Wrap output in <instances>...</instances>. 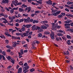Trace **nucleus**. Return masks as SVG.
Listing matches in <instances>:
<instances>
[{
	"instance_id": "obj_1",
	"label": "nucleus",
	"mask_w": 73,
	"mask_h": 73,
	"mask_svg": "<svg viewBox=\"0 0 73 73\" xmlns=\"http://www.w3.org/2000/svg\"><path fill=\"white\" fill-rule=\"evenodd\" d=\"M52 30H56L57 29L56 25H57V24H55L54 23H52Z\"/></svg>"
},
{
	"instance_id": "obj_2",
	"label": "nucleus",
	"mask_w": 73,
	"mask_h": 73,
	"mask_svg": "<svg viewBox=\"0 0 73 73\" xmlns=\"http://www.w3.org/2000/svg\"><path fill=\"white\" fill-rule=\"evenodd\" d=\"M23 27H22L21 29V30H19V32H22L21 31L24 32V31H25V28L26 27V25H23Z\"/></svg>"
},
{
	"instance_id": "obj_3",
	"label": "nucleus",
	"mask_w": 73,
	"mask_h": 73,
	"mask_svg": "<svg viewBox=\"0 0 73 73\" xmlns=\"http://www.w3.org/2000/svg\"><path fill=\"white\" fill-rule=\"evenodd\" d=\"M29 68V66H27L23 68V72H25L26 70H27Z\"/></svg>"
},
{
	"instance_id": "obj_4",
	"label": "nucleus",
	"mask_w": 73,
	"mask_h": 73,
	"mask_svg": "<svg viewBox=\"0 0 73 73\" xmlns=\"http://www.w3.org/2000/svg\"><path fill=\"white\" fill-rule=\"evenodd\" d=\"M61 12L60 11H58L56 12V13H53L52 14V15H54V16H57L58 15H59L60 13Z\"/></svg>"
},
{
	"instance_id": "obj_5",
	"label": "nucleus",
	"mask_w": 73,
	"mask_h": 73,
	"mask_svg": "<svg viewBox=\"0 0 73 73\" xmlns=\"http://www.w3.org/2000/svg\"><path fill=\"white\" fill-rule=\"evenodd\" d=\"M27 10H28V12H29L31 10V7H26L25 9V11H27Z\"/></svg>"
},
{
	"instance_id": "obj_6",
	"label": "nucleus",
	"mask_w": 73,
	"mask_h": 73,
	"mask_svg": "<svg viewBox=\"0 0 73 73\" xmlns=\"http://www.w3.org/2000/svg\"><path fill=\"white\" fill-rule=\"evenodd\" d=\"M51 2H52L49 0V1H46V3L47 4H48V5H52V3Z\"/></svg>"
},
{
	"instance_id": "obj_7",
	"label": "nucleus",
	"mask_w": 73,
	"mask_h": 73,
	"mask_svg": "<svg viewBox=\"0 0 73 73\" xmlns=\"http://www.w3.org/2000/svg\"><path fill=\"white\" fill-rule=\"evenodd\" d=\"M2 3H5V4L8 3V0H3Z\"/></svg>"
},
{
	"instance_id": "obj_8",
	"label": "nucleus",
	"mask_w": 73,
	"mask_h": 73,
	"mask_svg": "<svg viewBox=\"0 0 73 73\" xmlns=\"http://www.w3.org/2000/svg\"><path fill=\"white\" fill-rule=\"evenodd\" d=\"M12 38L13 39H14V40H16V39L19 40V36H12Z\"/></svg>"
},
{
	"instance_id": "obj_9",
	"label": "nucleus",
	"mask_w": 73,
	"mask_h": 73,
	"mask_svg": "<svg viewBox=\"0 0 73 73\" xmlns=\"http://www.w3.org/2000/svg\"><path fill=\"white\" fill-rule=\"evenodd\" d=\"M32 28V30L33 31H35L36 29V25H33Z\"/></svg>"
},
{
	"instance_id": "obj_10",
	"label": "nucleus",
	"mask_w": 73,
	"mask_h": 73,
	"mask_svg": "<svg viewBox=\"0 0 73 73\" xmlns=\"http://www.w3.org/2000/svg\"><path fill=\"white\" fill-rule=\"evenodd\" d=\"M19 58H21V57H23V56H22V55L23 54H21V53L20 52L19 53Z\"/></svg>"
},
{
	"instance_id": "obj_11",
	"label": "nucleus",
	"mask_w": 73,
	"mask_h": 73,
	"mask_svg": "<svg viewBox=\"0 0 73 73\" xmlns=\"http://www.w3.org/2000/svg\"><path fill=\"white\" fill-rule=\"evenodd\" d=\"M39 43H40V42H39V41L36 40H35L34 41V43H33V44L34 45H35V44H36V43L39 44Z\"/></svg>"
},
{
	"instance_id": "obj_12",
	"label": "nucleus",
	"mask_w": 73,
	"mask_h": 73,
	"mask_svg": "<svg viewBox=\"0 0 73 73\" xmlns=\"http://www.w3.org/2000/svg\"><path fill=\"white\" fill-rule=\"evenodd\" d=\"M41 28L42 29H47V28H48V27H46V26H41Z\"/></svg>"
},
{
	"instance_id": "obj_13",
	"label": "nucleus",
	"mask_w": 73,
	"mask_h": 73,
	"mask_svg": "<svg viewBox=\"0 0 73 73\" xmlns=\"http://www.w3.org/2000/svg\"><path fill=\"white\" fill-rule=\"evenodd\" d=\"M64 22L67 24H69L71 22H72V21L71 20H67L66 21Z\"/></svg>"
},
{
	"instance_id": "obj_14",
	"label": "nucleus",
	"mask_w": 73,
	"mask_h": 73,
	"mask_svg": "<svg viewBox=\"0 0 73 73\" xmlns=\"http://www.w3.org/2000/svg\"><path fill=\"white\" fill-rule=\"evenodd\" d=\"M68 31H69L71 33H73V29H67Z\"/></svg>"
},
{
	"instance_id": "obj_15",
	"label": "nucleus",
	"mask_w": 73,
	"mask_h": 73,
	"mask_svg": "<svg viewBox=\"0 0 73 73\" xmlns=\"http://www.w3.org/2000/svg\"><path fill=\"white\" fill-rule=\"evenodd\" d=\"M51 11H52V13H55V12H56V11H57V10H54V9H51Z\"/></svg>"
},
{
	"instance_id": "obj_16",
	"label": "nucleus",
	"mask_w": 73,
	"mask_h": 73,
	"mask_svg": "<svg viewBox=\"0 0 73 73\" xmlns=\"http://www.w3.org/2000/svg\"><path fill=\"white\" fill-rule=\"evenodd\" d=\"M18 44H19V43H15L13 44V47H15V46H17Z\"/></svg>"
},
{
	"instance_id": "obj_17",
	"label": "nucleus",
	"mask_w": 73,
	"mask_h": 73,
	"mask_svg": "<svg viewBox=\"0 0 73 73\" xmlns=\"http://www.w3.org/2000/svg\"><path fill=\"white\" fill-rule=\"evenodd\" d=\"M26 27H27V28H30V27H31V26H32V25L31 24H28L26 25Z\"/></svg>"
},
{
	"instance_id": "obj_18",
	"label": "nucleus",
	"mask_w": 73,
	"mask_h": 73,
	"mask_svg": "<svg viewBox=\"0 0 73 73\" xmlns=\"http://www.w3.org/2000/svg\"><path fill=\"white\" fill-rule=\"evenodd\" d=\"M19 73L22 72V68L21 67H20L19 69Z\"/></svg>"
},
{
	"instance_id": "obj_19",
	"label": "nucleus",
	"mask_w": 73,
	"mask_h": 73,
	"mask_svg": "<svg viewBox=\"0 0 73 73\" xmlns=\"http://www.w3.org/2000/svg\"><path fill=\"white\" fill-rule=\"evenodd\" d=\"M67 4L68 5H70V4H73V2H72L68 1L67 2Z\"/></svg>"
},
{
	"instance_id": "obj_20",
	"label": "nucleus",
	"mask_w": 73,
	"mask_h": 73,
	"mask_svg": "<svg viewBox=\"0 0 73 73\" xmlns=\"http://www.w3.org/2000/svg\"><path fill=\"white\" fill-rule=\"evenodd\" d=\"M6 47H7V48H9V49H12L11 46H9V45H7Z\"/></svg>"
},
{
	"instance_id": "obj_21",
	"label": "nucleus",
	"mask_w": 73,
	"mask_h": 73,
	"mask_svg": "<svg viewBox=\"0 0 73 73\" xmlns=\"http://www.w3.org/2000/svg\"><path fill=\"white\" fill-rule=\"evenodd\" d=\"M24 20L25 23H27V22L29 23V20L28 19H24Z\"/></svg>"
},
{
	"instance_id": "obj_22",
	"label": "nucleus",
	"mask_w": 73,
	"mask_h": 73,
	"mask_svg": "<svg viewBox=\"0 0 73 73\" xmlns=\"http://www.w3.org/2000/svg\"><path fill=\"white\" fill-rule=\"evenodd\" d=\"M7 58L8 60H9V61L10 60L12 59V58H11V57L9 56H8L7 57Z\"/></svg>"
},
{
	"instance_id": "obj_23",
	"label": "nucleus",
	"mask_w": 73,
	"mask_h": 73,
	"mask_svg": "<svg viewBox=\"0 0 73 73\" xmlns=\"http://www.w3.org/2000/svg\"><path fill=\"white\" fill-rule=\"evenodd\" d=\"M23 35H24L25 37V36H28L29 35V34H28L27 33H23Z\"/></svg>"
},
{
	"instance_id": "obj_24",
	"label": "nucleus",
	"mask_w": 73,
	"mask_h": 73,
	"mask_svg": "<svg viewBox=\"0 0 73 73\" xmlns=\"http://www.w3.org/2000/svg\"><path fill=\"white\" fill-rule=\"evenodd\" d=\"M38 23V21L36 20H34L33 21V24H35V23Z\"/></svg>"
},
{
	"instance_id": "obj_25",
	"label": "nucleus",
	"mask_w": 73,
	"mask_h": 73,
	"mask_svg": "<svg viewBox=\"0 0 73 73\" xmlns=\"http://www.w3.org/2000/svg\"><path fill=\"white\" fill-rule=\"evenodd\" d=\"M44 33L45 35H49V34H50L49 32L48 31H44Z\"/></svg>"
},
{
	"instance_id": "obj_26",
	"label": "nucleus",
	"mask_w": 73,
	"mask_h": 73,
	"mask_svg": "<svg viewBox=\"0 0 73 73\" xmlns=\"http://www.w3.org/2000/svg\"><path fill=\"white\" fill-rule=\"evenodd\" d=\"M4 20L5 21H3V23H5V24H6V23H8V21H7V20L6 19H4Z\"/></svg>"
},
{
	"instance_id": "obj_27",
	"label": "nucleus",
	"mask_w": 73,
	"mask_h": 73,
	"mask_svg": "<svg viewBox=\"0 0 73 73\" xmlns=\"http://www.w3.org/2000/svg\"><path fill=\"white\" fill-rule=\"evenodd\" d=\"M15 4H16V5H19V3H18V1H17V0H15Z\"/></svg>"
},
{
	"instance_id": "obj_28",
	"label": "nucleus",
	"mask_w": 73,
	"mask_h": 73,
	"mask_svg": "<svg viewBox=\"0 0 73 73\" xmlns=\"http://www.w3.org/2000/svg\"><path fill=\"white\" fill-rule=\"evenodd\" d=\"M54 36V34L53 32H52L50 34V36Z\"/></svg>"
},
{
	"instance_id": "obj_29",
	"label": "nucleus",
	"mask_w": 73,
	"mask_h": 73,
	"mask_svg": "<svg viewBox=\"0 0 73 73\" xmlns=\"http://www.w3.org/2000/svg\"><path fill=\"white\" fill-rule=\"evenodd\" d=\"M57 35L59 36H63V34L61 33H57Z\"/></svg>"
},
{
	"instance_id": "obj_30",
	"label": "nucleus",
	"mask_w": 73,
	"mask_h": 73,
	"mask_svg": "<svg viewBox=\"0 0 73 73\" xmlns=\"http://www.w3.org/2000/svg\"><path fill=\"white\" fill-rule=\"evenodd\" d=\"M42 35L41 33H39L38 34V37H41L42 36Z\"/></svg>"
},
{
	"instance_id": "obj_31",
	"label": "nucleus",
	"mask_w": 73,
	"mask_h": 73,
	"mask_svg": "<svg viewBox=\"0 0 73 73\" xmlns=\"http://www.w3.org/2000/svg\"><path fill=\"white\" fill-rule=\"evenodd\" d=\"M63 16L62 15H58V18H59V19H61V18L63 17Z\"/></svg>"
},
{
	"instance_id": "obj_32",
	"label": "nucleus",
	"mask_w": 73,
	"mask_h": 73,
	"mask_svg": "<svg viewBox=\"0 0 73 73\" xmlns=\"http://www.w3.org/2000/svg\"><path fill=\"white\" fill-rule=\"evenodd\" d=\"M10 13H13L14 12V10L13 9H12L10 10Z\"/></svg>"
},
{
	"instance_id": "obj_33",
	"label": "nucleus",
	"mask_w": 73,
	"mask_h": 73,
	"mask_svg": "<svg viewBox=\"0 0 73 73\" xmlns=\"http://www.w3.org/2000/svg\"><path fill=\"white\" fill-rule=\"evenodd\" d=\"M19 64L21 65H23V62L20 61L19 62Z\"/></svg>"
},
{
	"instance_id": "obj_34",
	"label": "nucleus",
	"mask_w": 73,
	"mask_h": 73,
	"mask_svg": "<svg viewBox=\"0 0 73 73\" xmlns=\"http://www.w3.org/2000/svg\"><path fill=\"white\" fill-rule=\"evenodd\" d=\"M70 40H68V41L67 42L68 44V45H69L70 44Z\"/></svg>"
},
{
	"instance_id": "obj_35",
	"label": "nucleus",
	"mask_w": 73,
	"mask_h": 73,
	"mask_svg": "<svg viewBox=\"0 0 73 73\" xmlns=\"http://www.w3.org/2000/svg\"><path fill=\"white\" fill-rule=\"evenodd\" d=\"M19 11L20 12H23V9H21V8H19Z\"/></svg>"
},
{
	"instance_id": "obj_36",
	"label": "nucleus",
	"mask_w": 73,
	"mask_h": 73,
	"mask_svg": "<svg viewBox=\"0 0 73 73\" xmlns=\"http://www.w3.org/2000/svg\"><path fill=\"white\" fill-rule=\"evenodd\" d=\"M11 62L13 64H15V61L14 60H11Z\"/></svg>"
},
{
	"instance_id": "obj_37",
	"label": "nucleus",
	"mask_w": 73,
	"mask_h": 73,
	"mask_svg": "<svg viewBox=\"0 0 73 73\" xmlns=\"http://www.w3.org/2000/svg\"><path fill=\"white\" fill-rule=\"evenodd\" d=\"M12 3H13V4L14 5H15V6L16 7L17 6V5L16 4H15V1H12Z\"/></svg>"
},
{
	"instance_id": "obj_38",
	"label": "nucleus",
	"mask_w": 73,
	"mask_h": 73,
	"mask_svg": "<svg viewBox=\"0 0 73 73\" xmlns=\"http://www.w3.org/2000/svg\"><path fill=\"white\" fill-rule=\"evenodd\" d=\"M2 54H3V56H5V55L6 54V53H5V51H3L2 52Z\"/></svg>"
},
{
	"instance_id": "obj_39",
	"label": "nucleus",
	"mask_w": 73,
	"mask_h": 73,
	"mask_svg": "<svg viewBox=\"0 0 73 73\" xmlns=\"http://www.w3.org/2000/svg\"><path fill=\"white\" fill-rule=\"evenodd\" d=\"M5 20V18H2L0 19V20L1 21H3V20Z\"/></svg>"
},
{
	"instance_id": "obj_40",
	"label": "nucleus",
	"mask_w": 73,
	"mask_h": 73,
	"mask_svg": "<svg viewBox=\"0 0 73 73\" xmlns=\"http://www.w3.org/2000/svg\"><path fill=\"white\" fill-rule=\"evenodd\" d=\"M35 69L32 68V69H31V70H30V72H34V71H35Z\"/></svg>"
},
{
	"instance_id": "obj_41",
	"label": "nucleus",
	"mask_w": 73,
	"mask_h": 73,
	"mask_svg": "<svg viewBox=\"0 0 73 73\" xmlns=\"http://www.w3.org/2000/svg\"><path fill=\"white\" fill-rule=\"evenodd\" d=\"M4 8L5 9L7 10V11H9V9L7 7H5Z\"/></svg>"
},
{
	"instance_id": "obj_42",
	"label": "nucleus",
	"mask_w": 73,
	"mask_h": 73,
	"mask_svg": "<svg viewBox=\"0 0 73 73\" xmlns=\"http://www.w3.org/2000/svg\"><path fill=\"white\" fill-rule=\"evenodd\" d=\"M10 54L11 55V56H13V55H14V53L13 52L11 51L10 53Z\"/></svg>"
},
{
	"instance_id": "obj_43",
	"label": "nucleus",
	"mask_w": 73,
	"mask_h": 73,
	"mask_svg": "<svg viewBox=\"0 0 73 73\" xmlns=\"http://www.w3.org/2000/svg\"><path fill=\"white\" fill-rule=\"evenodd\" d=\"M64 25L65 27H66V26H67V25H68L69 26H70V24H67L66 23H65L64 24Z\"/></svg>"
},
{
	"instance_id": "obj_44",
	"label": "nucleus",
	"mask_w": 73,
	"mask_h": 73,
	"mask_svg": "<svg viewBox=\"0 0 73 73\" xmlns=\"http://www.w3.org/2000/svg\"><path fill=\"white\" fill-rule=\"evenodd\" d=\"M9 33V32H5V35H6V36H7Z\"/></svg>"
},
{
	"instance_id": "obj_45",
	"label": "nucleus",
	"mask_w": 73,
	"mask_h": 73,
	"mask_svg": "<svg viewBox=\"0 0 73 73\" xmlns=\"http://www.w3.org/2000/svg\"><path fill=\"white\" fill-rule=\"evenodd\" d=\"M61 27L56 25V27L58 29H60Z\"/></svg>"
},
{
	"instance_id": "obj_46",
	"label": "nucleus",
	"mask_w": 73,
	"mask_h": 73,
	"mask_svg": "<svg viewBox=\"0 0 73 73\" xmlns=\"http://www.w3.org/2000/svg\"><path fill=\"white\" fill-rule=\"evenodd\" d=\"M19 23H21V22H23V21H24V19H22L20 20H19Z\"/></svg>"
},
{
	"instance_id": "obj_47",
	"label": "nucleus",
	"mask_w": 73,
	"mask_h": 73,
	"mask_svg": "<svg viewBox=\"0 0 73 73\" xmlns=\"http://www.w3.org/2000/svg\"><path fill=\"white\" fill-rule=\"evenodd\" d=\"M67 38H71V36L70 35H67Z\"/></svg>"
},
{
	"instance_id": "obj_48",
	"label": "nucleus",
	"mask_w": 73,
	"mask_h": 73,
	"mask_svg": "<svg viewBox=\"0 0 73 73\" xmlns=\"http://www.w3.org/2000/svg\"><path fill=\"white\" fill-rule=\"evenodd\" d=\"M24 66H28V64H27V63H25L24 64Z\"/></svg>"
},
{
	"instance_id": "obj_49",
	"label": "nucleus",
	"mask_w": 73,
	"mask_h": 73,
	"mask_svg": "<svg viewBox=\"0 0 73 73\" xmlns=\"http://www.w3.org/2000/svg\"><path fill=\"white\" fill-rule=\"evenodd\" d=\"M22 6H23V7H24L25 8H26V7H27V5H25V4H23L22 5Z\"/></svg>"
},
{
	"instance_id": "obj_50",
	"label": "nucleus",
	"mask_w": 73,
	"mask_h": 73,
	"mask_svg": "<svg viewBox=\"0 0 73 73\" xmlns=\"http://www.w3.org/2000/svg\"><path fill=\"white\" fill-rule=\"evenodd\" d=\"M40 28L38 26H36V30H37V29L39 30Z\"/></svg>"
},
{
	"instance_id": "obj_51",
	"label": "nucleus",
	"mask_w": 73,
	"mask_h": 73,
	"mask_svg": "<svg viewBox=\"0 0 73 73\" xmlns=\"http://www.w3.org/2000/svg\"><path fill=\"white\" fill-rule=\"evenodd\" d=\"M0 25H1V27H5V25H3V24L2 23H0Z\"/></svg>"
},
{
	"instance_id": "obj_52",
	"label": "nucleus",
	"mask_w": 73,
	"mask_h": 73,
	"mask_svg": "<svg viewBox=\"0 0 73 73\" xmlns=\"http://www.w3.org/2000/svg\"><path fill=\"white\" fill-rule=\"evenodd\" d=\"M21 54H24V52H23V50L22 49H21Z\"/></svg>"
},
{
	"instance_id": "obj_53",
	"label": "nucleus",
	"mask_w": 73,
	"mask_h": 73,
	"mask_svg": "<svg viewBox=\"0 0 73 73\" xmlns=\"http://www.w3.org/2000/svg\"><path fill=\"white\" fill-rule=\"evenodd\" d=\"M3 16L5 18H7L8 17V15L7 14H4Z\"/></svg>"
},
{
	"instance_id": "obj_54",
	"label": "nucleus",
	"mask_w": 73,
	"mask_h": 73,
	"mask_svg": "<svg viewBox=\"0 0 73 73\" xmlns=\"http://www.w3.org/2000/svg\"><path fill=\"white\" fill-rule=\"evenodd\" d=\"M3 55H2L1 54H0V60H1L2 59V57H3Z\"/></svg>"
},
{
	"instance_id": "obj_55",
	"label": "nucleus",
	"mask_w": 73,
	"mask_h": 73,
	"mask_svg": "<svg viewBox=\"0 0 73 73\" xmlns=\"http://www.w3.org/2000/svg\"><path fill=\"white\" fill-rule=\"evenodd\" d=\"M6 36H7V37H12V35L9 34V33Z\"/></svg>"
},
{
	"instance_id": "obj_56",
	"label": "nucleus",
	"mask_w": 73,
	"mask_h": 73,
	"mask_svg": "<svg viewBox=\"0 0 73 73\" xmlns=\"http://www.w3.org/2000/svg\"><path fill=\"white\" fill-rule=\"evenodd\" d=\"M40 13V11H35V13Z\"/></svg>"
},
{
	"instance_id": "obj_57",
	"label": "nucleus",
	"mask_w": 73,
	"mask_h": 73,
	"mask_svg": "<svg viewBox=\"0 0 73 73\" xmlns=\"http://www.w3.org/2000/svg\"><path fill=\"white\" fill-rule=\"evenodd\" d=\"M39 31H40V32H42L43 31V30L42 29V28H41V27L40 29H39Z\"/></svg>"
},
{
	"instance_id": "obj_58",
	"label": "nucleus",
	"mask_w": 73,
	"mask_h": 73,
	"mask_svg": "<svg viewBox=\"0 0 73 73\" xmlns=\"http://www.w3.org/2000/svg\"><path fill=\"white\" fill-rule=\"evenodd\" d=\"M2 58H3V60H6V59H5V58L4 56V55H3V56H2Z\"/></svg>"
},
{
	"instance_id": "obj_59",
	"label": "nucleus",
	"mask_w": 73,
	"mask_h": 73,
	"mask_svg": "<svg viewBox=\"0 0 73 73\" xmlns=\"http://www.w3.org/2000/svg\"><path fill=\"white\" fill-rule=\"evenodd\" d=\"M5 42L7 44H8L9 43V40H5Z\"/></svg>"
},
{
	"instance_id": "obj_60",
	"label": "nucleus",
	"mask_w": 73,
	"mask_h": 73,
	"mask_svg": "<svg viewBox=\"0 0 73 73\" xmlns=\"http://www.w3.org/2000/svg\"><path fill=\"white\" fill-rule=\"evenodd\" d=\"M56 40L57 41H59V38L58 37H56Z\"/></svg>"
},
{
	"instance_id": "obj_61",
	"label": "nucleus",
	"mask_w": 73,
	"mask_h": 73,
	"mask_svg": "<svg viewBox=\"0 0 73 73\" xmlns=\"http://www.w3.org/2000/svg\"><path fill=\"white\" fill-rule=\"evenodd\" d=\"M11 67H12V66H8V67H7V69H10V68H11Z\"/></svg>"
},
{
	"instance_id": "obj_62",
	"label": "nucleus",
	"mask_w": 73,
	"mask_h": 73,
	"mask_svg": "<svg viewBox=\"0 0 73 73\" xmlns=\"http://www.w3.org/2000/svg\"><path fill=\"white\" fill-rule=\"evenodd\" d=\"M43 23H48V21H43Z\"/></svg>"
},
{
	"instance_id": "obj_63",
	"label": "nucleus",
	"mask_w": 73,
	"mask_h": 73,
	"mask_svg": "<svg viewBox=\"0 0 73 73\" xmlns=\"http://www.w3.org/2000/svg\"><path fill=\"white\" fill-rule=\"evenodd\" d=\"M7 24L8 25H11V26H12L13 25V24H11L9 23H8Z\"/></svg>"
},
{
	"instance_id": "obj_64",
	"label": "nucleus",
	"mask_w": 73,
	"mask_h": 73,
	"mask_svg": "<svg viewBox=\"0 0 73 73\" xmlns=\"http://www.w3.org/2000/svg\"><path fill=\"white\" fill-rule=\"evenodd\" d=\"M65 11H66L67 12H69V9L66 8L65 9Z\"/></svg>"
}]
</instances>
